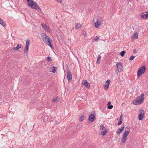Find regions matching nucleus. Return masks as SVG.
Here are the masks:
<instances>
[{"mask_svg":"<svg viewBox=\"0 0 148 148\" xmlns=\"http://www.w3.org/2000/svg\"><path fill=\"white\" fill-rule=\"evenodd\" d=\"M41 37L42 39L45 43L48 45L51 48H52L53 46L51 44L52 40L50 38L43 33L41 34Z\"/></svg>","mask_w":148,"mask_h":148,"instance_id":"nucleus-1","label":"nucleus"},{"mask_svg":"<svg viewBox=\"0 0 148 148\" xmlns=\"http://www.w3.org/2000/svg\"><path fill=\"white\" fill-rule=\"evenodd\" d=\"M27 2V5L32 8L35 10L38 9L41 11V10L36 2L33 0H26Z\"/></svg>","mask_w":148,"mask_h":148,"instance_id":"nucleus-2","label":"nucleus"},{"mask_svg":"<svg viewBox=\"0 0 148 148\" xmlns=\"http://www.w3.org/2000/svg\"><path fill=\"white\" fill-rule=\"evenodd\" d=\"M144 94L142 93L141 95L135 99L133 101V104L135 105H138L143 103L144 99Z\"/></svg>","mask_w":148,"mask_h":148,"instance_id":"nucleus-3","label":"nucleus"},{"mask_svg":"<svg viewBox=\"0 0 148 148\" xmlns=\"http://www.w3.org/2000/svg\"><path fill=\"white\" fill-rule=\"evenodd\" d=\"M130 129L128 127H126L121 139V141L125 143L126 141L127 137L130 133Z\"/></svg>","mask_w":148,"mask_h":148,"instance_id":"nucleus-4","label":"nucleus"},{"mask_svg":"<svg viewBox=\"0 0 148 148\" xmlns=\"http://www.w3.org/2000/svg\"><path fill=\"white\" fill-rule=\"evenodd\" d=\"M116 66H117V70L116 69L115 71L117 73V75H118L119 72H122L123 71V68L120 62H118L116 64Z\"/></svg>","mask_w":148,"mask_h":148,"instance_id":"nucleus-5","label":"nucleus"},{"mask_svg":"<svg viewBox=\"0 0 148 148\" xmlns=\"http://www.w3.org/2000/svg\"><path fill=\"white\" fill-rule=\"evenodd\" d=\"M146 68L145 66H141L137 72V76L138 78L143 74L145 73Z\"/></svg>","mask_w":148,"mask_h":148,"instance_id":"nucleus-6","label":"nucleus"},{"mask_svg":"<svg viewBox=\"0 0 148 148\" xmlns=\"http://www.w3.org/2000/svg\"><path fill=\"white\" fill-rule=\"evenodd\" d=\"M103 22L102 18L101 17H99L97 19V22L95 23V26L96 27H98Z\"/></svg>","mask_w":148,"mask_h":148,"instance_id":"nucleus-7","label":"nucleus"},{"mask_svg":"<svg viewBox=\"0 0 148 148\" xmlns=\"http://www.w3.org/2000/svg\"><path fill=\"white\" fill-rule=\"evenodd\" d=\"M30 40L29 39H27L26 40V42L25 47V49L24 50V53H26L28 51V50L29 49V45L30 44Z\"/></svg>","mask_w":148,"mask_h":148,"instance_id":"nucleus-8","label":"nucleus"},{"mask_svg":"<svg viewBox=\"0 0 148 148\" xmlns=\"http://www.w3.org/2000/svg\"><path fill=\"white\" fill-rule=\"evenodd\" d=\"M100 129L101 130V132L102 133L101 134L103 136L105 135L106 134L107 131L106 130L105 128L103 126V125H101Z\"/></svg>","mask_w":148,"mask_h":148,"instance_id":"nucleus-9","label":"nucleus"},{"mask_svg":"<svg viewBox=\"0 0 148 148\" xmlns=\"http://www.w3.org/2000/svg\"><path fill=\"white\" fill-rule=\"evenodd\" d=\"M41 25L42 28L44 29L45 31H47L48 32H50L51 30L46 24L43 23Z\"/></svg>","mask_w":148,"mask_h":148,"instance_id":"nucleus-10","label":"nucleus"},{"mask_svg":"<svg viewBox=\"0 0 148 148\" xmlns=\"http://www.w3.org/2000/svg\"><path fill=\"white\" fill-rule=\"evenodd\" d=\"M67 76L68 81L69 82H70V80L72 79V75L69 70L67 71Z\"/></svg>","mask_w":148,"mask_h":148,"instance_id":"nucleus-11","label":"nucleus"},{"mask_svg":"<svg viewBox=\"0 0 148 148\" xmlns=\"http://www.w3.org/2000/svg\"><path fill=\"white\" fill-rule=\"evenodd\" d=\"M144 115V112L143 110H141L140 111V113L138 116L139 120H141L143 119Z\"/></svg>","mask_w":148,"mask_h":148,"instance_id":"nucleus-12","label":"nucleus"},{"mask_svg":"<svg viewBox=\"0 0 148 148\" xmlns=\"http://www.w3.org/2000/svg\"><path fill=\"white\" fill-rule=\"evenodd\" d=\"M22 45L21 44H18L17 46L16 47H13L12 49L10 51L11 52H13L14 51H16V50H18L19 49L21 48L22 46Z\"/></svg>","mask_w":148,"mask_h":148,"instance_id":"nucleus-13","label":"nucleus"},{"mask_svg":"<svg viewBox=\"0 0 148 148\" xmlns=\"http://www.w3.org/2000/svg\"><path fill=\"white\" fill-rule=\"evenodd\" d=\"M95 118V115L94 114H90L89 117L88 119L91 122H92L94 121Z\"/></svg>","mask_w":148,"mask_h":148,"instance_id":"nucleus-14","label":"nucleus"},{"mask_svg":"<svg viewBox=\"0 0 148 148\" xmlns=\"http://www.w3.org/2000/svg\"><path fill=\"white\" fill-rule=\"evenodd\" d=\"M82 84L85 85V86L88 88H89L90 87V85L88 83L87 81L86 80H84L82 82Z\"/></svg>","mask_w":148,"mask_h":148,"instance_id":"nucleus-15","label":"nucleus"},{"mask_svg":"<svg viewBox=\"0 0 148 148\" xmlns=\"http://www.w3.org/2000/svg\"><path fill=\"white\" fill-rule=\"evenodd\" d=\"M124 128V125L121 128H119L116 131V133L118 134H120L123 130Z\"/></svg>","mask_w":148,"mask_h":148,"instance_id":"nucleus-16","label":"nucleus"},{"mask_svg":"<svg viewBox=\"0 0 148 148\" xmlns=\"http://www.w3.org/2000/svg\"><path fill=\"white\" fill-rule=\"evenodd\" d=\"M0 24H1L3 26L5 27L6 26L5 24L3 22V20L0 18Z\"/></svg>","mask_w":148,"mask_h":148,"instance_id":"nucleus-17","label":"nucleus"},{"mask_svg":"<svg viewBox=\"0 0 148 148\" xmlns=\"http://www.w3.org/2000/svg\"><path fill=\"white\" fill-rule=\"evenodd\" d=\"M132 38H134L135 39H137L138 38V35L137 32L135 33L132 36Z\"/></svg>","mask_w":148,"mask_h":148,"instance_id":"nucleus-18","label":"nucleus"},{"mask_svg":"<svg viewBox=\"0 0 148 148\" xmlns=\"http://www.w3.org/2000/svg\"><path fill=\"white\" fill-rule=\"evenodd\" d=\"M125 53H126V51H122V52H121L120 53L121 56L122 57L123 56L125 55Z\"/></svg>","mask_w":148,"mask_h":148,"instance_id":"nucleus-19","label":"nucleus"},{"mask_svg":"<svg viewBox=\"0 0 148 148\" xmlns=\"http://www.w3.org/2000/svg\"><path fill=\"white\" fill-rule=\"evenodd\" d=\"M53 69L51 71L52 73H55L56 72V67L55 66H53Z\"/></svg>","mask_w":148,"mask_h":148,"instance_id":"nucleus-20","label":"nucleus"},{"mask_svg":"<svg viewBox=\"0 0 148 148\" xmlns=\"http://www.w3.org/2000/svg\"><path fill=\"white\" fill-rule=\"evenodd\" d=\"M84 117V115H82V116H81L80 118L79 119V121L81 122L83 120Z\"/></svg>","mask_w":148,"mask_h":148,"instance_id":"nucleus-21","label":"nucleus"},{"mask_svg":"<svg viewBox=\"0 0 148 148\" xmlns=\"http://www.w3.org/2000/svg\"><path fill=\"white\" fill-rule=\"evenodd\" d=\"M109 84H107L104 85V89L105 90H107L108 88H109Z\"/></svg>","mask_w":148,"mask_h":148,"instance_id":"nucleus-22","label":"nucleus"},{"mask_svg":"<svg viewBox=\"0 0 148 148\" xmlns=\"http://www.w3.org/2000/svg\"><path fill=\"white\" fill-rule=\"evenodd\" d=\"M58 97H56L55 98H54L53 99L52 102L53 103H55L57 100V99H58Z\"/></svg>","mask_w":148,"mask_h":148,"instance_id":"nucleus-23","label":"nucleus"},{"mask_svg":"<svg viewBox=\"0 0 148 148\" xmlns=\"http://www.w3.org/2000/svg\"><path fill=\"white\" fill-rule=\"evenodd\" d=\"M101 58V56L100 55H98V57L97 59V63H99V62H98V61L100 60Z\"/></svg>","mask_w":148,"mask_h":148,"instance_id":"nucleus-24","label":"nucleus"},{"mask_svg":"<svg viewBox=\"0 0 148 148\" xmlns=\"http://www.w3.org/2000/svg\"><path fill=\"white\" fill-rule=\"evenodd\" d=\"M135 56H130V58H129V60H133Z\"/></svg>","mask_w":148,"mask_h":148,"instance_id":"nucleus-25","label":"nucleus"},{"mask_svg":"<svg viewBox=\"0 0 148 148\" xmlns=\"http://www.w3.org/2000/svg\"><path fill=\"white\" fill-rule=\"evenodd\" d=\"M141 17L143 18H147L146 17L145 14H142L141 15Z\"/></svg>","mask_w":148,"mask_h":148,"instance_id":"nucleus-26","label":"nucleus"},{"mask_svg":"<svg viewBox=\"0 0 148 148\" xmlns=\"http://www.w3.org/2000/svg\"><path fill=\"white\" fill-rule=\"evenodd\" d=\"M113 106L112 105H108V108L109 109H111L113 108Z\"/></svg>","mask_w":148,"mask_h":148,"instance_id":"nucleus-27","label":"nucleus"},{"mask_svg":"<svg viewBox=\"0 0 148 148\" xmlns=\"http://www.w3.org/2000/svg\"><path fill=\"white\" fill-rule=\"evenodd\" d=\"M76 27H82V25L80 23H78L76 24Z\"/></svg>","mask_w":148,"mask_h":148,"instance_id":"nucleus-28","label":"nucleus"},{"mask_svg":"<svg viewBox=\"0 0 148 148\" xmlns=\"http://www.w3.org/2000/svg\"><path fill=\"white\" fill-rule=\"evenodd\" d=\"M47 60L49 62L51 61L52 60L51 58L50 57H49V56L48 57H47Z\"/></svg>","mask_w":148,"mask_h":148,"instance_id":"nucleus-29","label":"nucleus"},{"mask_svg":"<svg viewBox=\"0 0 148 148\" xmlns=\"http://www.w3.org/2000/svg\"><path fill=\"white\" fill-rule=\"evenodd\" d=\"M99 39V37H98L97 36H96L94 38V40H95L96 41H97Z\"/></svg>","mask_w":148,"mask_h":148,"instance_id":"nucleus-30","label":"nucleus"},{"mask_svg":"<svg viewBox=\"0 0 148 148\" xmlns=\"http://www.w3.org/2000/svg\"><path fill=\"white\" fill-rule=\"evenodd\" d=\"M44 121L45 122H47L48 121V120H47V116L46 117H44Z\"/></svg>","mask_w":148,"mask_h":148,"instance_id":"nucleus-31","label":"nucleus"},{"mask_svg":"<svg viewBox=\"0 0 148 148\" xmlns=\"http://www.w3.org/2000/svg\"><path fill=\"white\" fill-rule=\"evenodd\" d=\"M82 35L84 36H85L86 35V32H83L82 33Z\"/></svg>","mask_w":148,"mask_h":148,"instance_id":"nucleus-32","label":"nucleus"},{"mask_svg":"<svg viewBox=\"0 0 148 148\" xmlns=\"http://www.w3.org/2000/svg\"><path fill=\"white\" fill-rule=\"evenodd\" d=\"M122 121L120 120L119 121L118 123V125H120L122 124Z\"/></svg>","mask_w":148,"mask_h":148,"instance_id":"nucleus-33","label":"nucleus"},{"mask_svg":"<svg viewBox=\"0 0 148 148\" xmlns=\"http://www.w3.org/2000/svg\"><path fill=\"white\" fill-rule=\"evenodd\" d=\"M110 79H108L107 80L106 82V83H107L108 84H109V85L110 82Z\"/></svg>","mask_w":148,"mask_h":148,"instance_id":"nucleus-34","label":"nucleus"},{"mask_svg":"<svg viewBox=\"0 0 148 148\" xmlns=\"http://www.w3.org/2000/svg\"><path fill=\"white\" fill-rule=\"evenodd\" d=\"M56 1H57L58 2L61 3L62 1V0H55Z\"/></svg>","mask_w":148,"mask_h":148,"instance_id":"nucleus-35","label":"nucleus"},{"mask_svg":"<svg viewBox=\"0 0 148 148\" xmlns=\"http://www.w3.org/2000/svg\"><path fill=\"white\" fill-rule=\"evenodd\" d=\"M146 14H145L146 17L148 18V12H146Z\"/></svg>","mask_w":148,"mask_h":148,"instance_id":"nucleus-36","label":"nucleus"},{"mask_svg":"<svg viewBox=\"0 0 148 148\" xmlns=\"http://www.w3.org/2000/svg\"><path fill=\"white\" fill-rule=\"evenodd\" d=\"M110 104H111V102L110 101H109L108 102V104H107L108 106V105H110Z\"/></svg>","mask_w":148,"mask_h":148,"instance_id":"nucleus-37","label":"nucleus"},{"mask_svg":"<svg viewBox=\"0 0 148 148\" xmlns=\"http://www.w3.org/2000/svg\"><path fill=\"white\" fill-rule=\"evenodd\" d=\"M136 50L135 49H134V50H133V52L134 53H135V52H136Z\"/></svg>","mask_w":148,"mask_h":148,"instance_id":"nucleus-38","label":"nucleus"},{"mask_svg":"<svg viewBox=\"0 0 148 148\" xmlns=\"http://www.w3.org/2000/svg\"><path fill=\"white\" fill-rule=\"evenodd\" d=\"M55 125H56L58 123V121H55Z\"/></svg>","mask_w":148,"mask_h":148,"instance_id":"nucleus-39","label":"nucleus"},{"mask_svg":"<svg viewBox=\"0 0 148 148\" xmlns=\"http://www.w3.org/2000/svg\"><path fill=\"white\" fill-rule=\"evenodd\" d=\"M121 116H120V118L121 119Z\"/></svg>","mask_w":148,"mask_h":148,"instance_id":"nucleus-40","label":"nucleus"}]
</instances>
